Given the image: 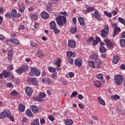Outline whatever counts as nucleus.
Segmentation results:
<instances>
[{
	"instance_id": "nucleus-27",
	"label": "nucleus",
	"mask_w": 125,
	"mask_h": 125,
	"mask_svg": "<svg viewBox=\"0 0 125 125\" xmlns=\"http://www.w3.org/2000/svg\"><path fill=\"white\" fill-rule=\"evenodd\" d=\"M25 113L27 116H28V117H30V118H33V113H32V111H31V110L27 109Z\"/></svg>"
},
{
	"instance_id": "nucleus-51",
	"label": "nucleus",
	"mask_w": 125,
	"mask_h": 125,
	"mask_svg": "<svg viewBox=\"0 0 125 125\" xmlns=\"http://www.w3.org/2000/svg\"><path fill=\"white\" fill-rule=\"evenodd\" d=\"M56 77H57V72H55L52 74V79H54L55 78H56Z\"/></svg>"
},
{
	"instance_id": "nucleus-4",
	"label": "nucleus",
	"mask_w": 125,
	"mask_h": 125,
	"mask_svg": "<svg viewBox=\"0 0 125 125\" xmlns=\"http://www.w3.org/2000/svg\"><path fill=\"white\" fill-rule=\"evenodd\" d=\"M29 75L31 77H35L34 75H35L36 77H39L41 75V72L36 67H31V71Z\"/></svg>"
},
{
	"instance_id": "nucleus-9",
	"label": "nucleus",
	"mask_w": 125,
	"mask_h": 125,
	"mask_svg": "<svg viewBox=\"0 0 125 125\" xmlns=\"http://www.w3.org/2000/svg\"><path fill=\"white\" fill-rule=\"evenodd\" d=\"M74 64L78 67H82L83 64V59L81 58H78L76 59L74 61Z\"/></svg>"
},
{
	"instance_id": "nucleus-13",
	"label": "nucleus",
	"mask_w": 125,
	"mask_h": 125,
	"mask_svg": "<svg viewBox=\"0 0 125 125\" xmlns=\"http://www.w3.org/2000/svg\"><path fill=\"white\" fill-rule=\"evenodd\" d=\"M33 92V90L30 87H28L25 89V93L28 96H31Z\"/></svg>"
},
{
	"instance_id": "nucleus-2",
	"label": "nucleus",
	"mask_w": 125,
	"mask_h": 125,
	"mask_svg": "<svg viewBox=\"0 0 125 125\" xmlns=\"http://www.w3.org/2000/svg\"><path fill=\"white\" fill-rule=\"evenodd\" d=\"M4 117L8 118L11 122L14 121V117L11 115V112L10 111H3L0 114V119H3Z\"/></svg>"
},
{
	"instance_id": "nucleus-31",
	"label": "nucleus",
	"mask_w": 125,
	"mask_h": 125,
	"mask_svg": "<svg viewBox=\"0 0 125 125\" xmlns=\"http://www.w3.org/2000/svg\"><path fill=\"white\" fill-rule=\"evenodd\" d=\"M70 32L71 34H76L77 33V27H72L70 29Z\"/></svg>"
},
{
	"instance_id": "nucleus-23",
	"label": "nucleus",
	"mask_w": 125,
	"mask_h": 125,
	"mask_svg": "<svg viewBox=\"0 0 125 125\" xmlns=\"http://www.w3.org/2000/svg\"><path fill=\"white\" fill-rule=\"evenodd\" d=\"M16 14H17V11H16V9H13L11 11V16H12L13 18H15Z\"/></svg>"
},
{
	"instance_id": "nucleus-24",
	"label": "nucleus",
	"mask_w": 125,
	"mask_h": 125,
	"mask_svg": "<svg viewBox=\"0 0 125 125\" xmlns=\"http://www.w3.org/2000/svg\"><path fill=\"white\" fill-rule=\"evenodd\" d=\"M94 84L97 87H100V86H102V83H101V82L99 81H96L94 82Z\"/></svg>"
},
{
	"instance_id": "nucleus-40",
	"label": "nucleus",
	"mask_w": 125,
	"mask_h": 125,
	"mask_svg": "<svg viewBox=\"0 0 125 125\" xmlns=\"http://www.w3.org/2000/svg\"><path fill=\"white\" fill-rule=\"evenodd\" d=\"M104 13L105 15V16H107V17H108V18H110V17H112V13H108L107 11H104Z\"/></svg>"
},
{
	"instance_id": "nucleus-8",
	"label": "nucleus",
	"mask_w": 125,
	"mask_h": 125,
	"mask_svg": "<svg viewBox=\"0 0 125 125\" xmlns=\"http://www.w3.org/2000/svg\"><path fill=\"white\" fill-rule=\"evenodd\" d=\"M113 26L114 27V32H113V39L117 36L118 34L121 32V28L120 27H118V25H117V23H114L113 24Z\"/></svg>"
},
{
	"instance_id": "nucleus-55",
	"label": "nucleus",
	"mask_w": 125,
	"mask_h": 125,
	"mask_svg": "<svg viewBox=\"0 0 125 125\" xmlns=\"http://www.w3.org/2000/svg\"><path fill=\"white\" fill-rule=\"evenodd\" d=\"M30 44L31 46H33V47H37V43L35 42H31Z\"/></svg>"
},
{
	"instance_id": "nucleus-18",
	"label": "nucleus",
	"mask_w": 125,
	"mask_h": 125,
	"mask_svg": "<svg viewBox=\"0 0 125 125\" xmlns=\"http://www.w3.org/2000/svg\"><path fill=\"white\" fill-rule=\"evenodd\" d=\"M98 100L100 105H103V106H105V105H106V104L105 103V101L102 99L101 97H99L98 98Z\"/></svg>"
},
{
	"instance_id": "nucleus-41",
	"label": "nucleus",
	"mask_w": 125,
	"mask_h": 125,
	"mask_svg": "<svg viewBox=\"0 0 125 125\" xmlns=\"http://www.w3.org/2000/svg\"><path fill=\"white\" fill-rule=\"evenodd\" d=\"M10 94L12 96H17L18 95V92L14 90L12 92L10 93Z\"/></svg>"
},
{
	"instance_id": "nucleus-16",
	"label": "nucleus",
	"mask_w": 125,
	"mask_h": 125,
	"mask_svg": "<svg viewBox=\"0 0 125 125\" xmlns=\"http://www.w3.org/2000/svg\"><path fill=\"white\" fill-rule=\"evenodd\" d=\"M78 20L81 26L82 27H84V26H85V23H84V19H83V17H79L78 18Z\"/></svg>"
},
{
	"instance_id": "nucleus-20",
	"label": "nucleus",
	"mask_w": 125,
	"mask_h": 125,
	"mask_svg": "<svg viewBox=\"0 0 125 125\" xmlns=\"http://www.w3.org/2000/svg\"><path fill=\"white\" fill-rule=\"evenodd\" d=\"M98 57L99 56L97 54H92L89 56L90 59H91L92 60H96V59H97Z\"/></svg>"
},
{
	"instance_id": "nucleus-53",
	"label": "nucleus",
	"mask_w": 125,
	"mask_h": 125,
	"mask_svg": "<svg viewBox=\"0 0 125 125\" xmlns=\"http://www.w3.org/2000/svg\"><path fill=\"white\" fill-rule=\"evenodd\" d=\"M49 120L50 121H51L52 122H53L54 121V117H53V115H50L48 117Z\"/></svg>"
},
{
	"instance_id": "nucleus-11",
	"label": "nucleus",
	"mask_w": 125,
	"mask_h": 125,
	"mask_svg": "<svg viewBox=\"0 0 125 125\" xmlns=\"http://www.w3.org/2000/svg\"><path fill=\"white\" fill-rule=\"evenodd\" d=\"M104 42H105L106 46H107V47H110V49L114 48V46H113V43H112V42H111V41L109 39H104Z\"/></svg>"
},
{
	"instance_id": "nucleus-22",
	"label": "nucleus",
	"mask_w": 125,
	"mask_h": 125,
	"mask_svg": "<svg viewBox=\"0 0 125 125\" xmlns=\"http://www.w3.org/2000/svg\"><path fill=\"white\" fill-rule=\"evenodd\" d=\"M18 9H19V11H20L21 13H23V12L25 11V7L24 6V4H22L20 5Z\"/></svg>"
},
{
	"instance_id": "nucleus-6",
	"label": "nucleus",
	"mask_w": 125,
	"mask_h": 125,
	"mask_svg": "<svg viewBox=\"0 0 125 125\" xmlns=\"http://www.w3.org/2000/svg\"><path fill=\"white\" fill-rule=\"evenodd\" d=\"M46 96V95H45V93L41 92L39 93L38 97H34L33 98V99L34 100V101L42 102V101H43V99H42V98H45Z\"/></svg>"
},
{
	"instance_id": "nucleus-1",
	"label": "nucleus",
	"mask_w": 125,
	"mask_h": 125,
	"mask_svg": "<svg viewBox=\"0 0 125 125\" xmlns=\"http://www.w3.org/2000/svg\"><path fill=\"white\" fill-rule=\"evenodd\" d=\"M57 24L59 26H63L64 24H66V17L63 16H59L56 18Z\"/></svg>"
},
{
	"instance_id": "nucleus-52",
	"label": "nucleus",
	"mask_w": 125,
	"mask_h": 125,
	"mask_svg": "<svg viewBox=\"0 0 125 125\" xmlns=\"http://www.w3.org/2000/svg\"><path fill=\"white\" fill-rule=\"evenodd\" d=\"M5 17L6 18H11V15L10 13H7L5 14Z\"/></svg>"
},
{
	"instance_id": "nucleus-61",
	"label": "nucleus",
	"mask_w": 125,
	"mask_h": 125,
	"mask_svg": "<svg viewBox=\"0 0 125 125\" xmlns=\"http://www.w3.org/2000/svg\"><path fill=\"white\" fill-rule=\"evenodd\" d=\"M40 123L41 125H43L45 123V120L44 119H41Z\"/></svg>"
},
{
	"instance_id": "nucleus-54",
	"label": "nucleus",
	"mask_w": 125,
	"mask_h": 125,
	"mask_svg": "<svg viewBox=\"0 0 125 125\" xmlns=\"http://www.w3.org/2000/svg\"><path fill=\"white\" fill-rule=\"evenodd\" d=\"M94 40V38H93V37H90L87 40V42H93Z\"/></svg>"
},
{
	"instance_id": "nucleus-38",
	"label": "nucleus",
	"mask_w": 125,
	"mask_h": 125,
	"mask_svg": "<svg viewBox=\"0 0 125 125\" xmlns=\"http://www.w3.org/2000/svg\"><path fill=\"white\" fill-rule=\"evenodd\" d=\"M31 20L33 21H37L38 20V15L33 14L31 16Z\"/></svg>"
},
{
	"instance_id": "nucleus-62",
	"label": "nucleus",
	"mask_w": 125,
	"mask_h": 125,
	"mask_svg": "<svg viewBox=\"0 0 125 125\" xmlns=\"http://www.w3.org/2000/svg\"><path fill=\"white\" fill-rule=\"evenodd\" d=\"M78 99L82 100L83 98V95H82V94H79L78 95Z\"/></svg>"
},
{
	"instance_id": "nucleus-46",
	"label": "nucleus",
	"mask_w": 125,
	"mask_h": 125,
	"mask_svg": "<svg viewBox=\"0 0 125 125\" xmlns=\"http://www.w3.org/2000/svg\"><path fill=\"white\" fill-rule=\"evenodd\" d=\"M95 62L97 63V65H99L101 64V63H102V61L100 60V59L98 58L96 59V60L95 61Z\"/></svg>"
},
{
	"instance_id": "nucleus-59",
	"label": "nucleus",
	"mask_w": 125,
	"mask_h": 125,
	"mask_svg": "<svg viewBox=\"0 0 125 125\" xmlns=\"http://www.w3.org/2000/svg\"><path fill=\"white\" fill-rule=\"evenodd\" d=\"M68 76L70 77V78H73V77H74L75 76V75L74 74V73H73V72H69L68 73Z\"/></svg>"
},
{
	"instance_id": "nucleus-35",
	"label": "nucleus",
	"mask_w": 125,
	"mask_h": 125,
	"mask_svg": "<svg viewBox=\"0 0 125 125\" xmlns=\"http://www.w3.org/2000/svg\"><path fill=\"white\" fill-rule=\"evenodd\" d=\"M13 54V51L12 50H10L9 51V53L8 54V58L9 60L12 58V55Z\"/></svg>"
},
{
	"instance_id": "nucleus-49",
	"label": "nucleus",
	"mask_w": 125,
	"mask_h": 125,
	"mask_svg": "<svg viewBox=\"0 0 125 125\" xmlns=\"http://www.w3.org/2000/svg\"><path fill=\"white\" fill-rule=\"evenodd\" d=\"M52 30H54V32L55 35H57V34L60 32V30L56 28V27L55 29H52Z\"/></svg>"
},
{
	"instance_id": "nucleus-57",
	"label": "nucleus",
	"mask_w": 125,
	"mask_h": 125,
	"mask_svg": "<svg viewBox=\"0 0 125 125\" xmlns=\"http://www.w3.org/2000/svg\"><path fill=\"white\" fill-rule=\"evenodd\" d=\"M46 82L49 83V84H51L52 83V81H51V79L49 78H47L46 80Z\"/></svg>"
},
{
	"instance_id": "nucleus-30",
	"label": "nucleus",
	"mask_w": 125,
	"mask_h": 125,
	"mask_svg": "<svg viewBox=\"0 0 125 125\" xmlns=\"http://www.w3.org/2000/svg\"><path fill=\"white\" fill-rule=\"evenodd\" d=\"M99 49L100 52H102V53H104L107 51V49L104 46H100Z\"/></svg>"
},
{
	"instance_id": "nucleus-15",
	"label": "nucleus",
	"mask_w": 125,
	"mask_h": 125,
	"mask_svg": "<svg viewBox=\"0 0 125 125\" xmlns=\"http://www.w3.org/2000/svg\"><path fill=\"white\" fill-rule=\"evenodd\" d=\"M41 17L42 19H48V18H49V14L45 11L43 12L41 14Z\"/></svg>"
},
{
	"instance_id": "nucleus-34",
	"label": "nucleus",
	"mask_w": 125,
	"mask_h": 125,
	"mask_svg": "<svg viewBox=\"0 0 125 125\" xmlns=\"http://www.w3.org/2000/svg\"><path fill=\"white\" fill-rule=\"evenodd\" d=\"M93 10H94V7H90L87 8V9H86V10L85 11V12L86 13H89V12H91L93 11Z\"/></svg>"
},
{
	"instance_id": "nucleus-33",
	"label": "nucleus",
	"mask_w": 125,
	"mask_h": 125,
	"mask_svg": "<svg viewBox=\"0 0 125 125\" xmlns=\"http://www.w3.org/2000/svg\"><path fill=\"white\" fill-rule=\"evenodd\" d=\"M88 65H89L92 68H93V69H95V66L94 65H95V62L94 61H88Z\"/></svg>"
},
{
	"instance_id": "nucleus-29",
	"label": "nucleus",
	"mask_w": 125,
	"mask_h": 125,
	"mask_svg": "<svg viewBox=\"0 0 125 125\" xmlns=\"http://www.w3.org/2000/svg\"><path fill=\"white\" fill-rule=\"evenodd\" d=\"M19 110L20 112H24V111H25V105L23 104H20L19 105Z\"/></svg>"
},
{
	"instance_id": "nucleus-28",
	"label": "nucleus",
	"mask_w": 125,
	"mask_h": 125,
	"mask_svg": "<svg viewBox=\"0 0 125 125\" xmlns=\"http://www.w3.org/2000/svg\"><path fill=\"white\" fill-rule=\"evenodd\" d=\"M73 120L71 119H66L65 121V124L66 125H73Z\"/></svg>"
},
{
	"instance_id": "nucleus-47",
	"label": "nucleus",
	"mask_w": 125,
	"mask_h": 125,
	"mask_svg": "<svg viewBox=\"0 0 125 125\" xmlns=\"http://www.w3.org/2000/svg\"><path fill=\"white\" fill-rule=\"evenodd\" d=\"M97 78L99 80H103V74H99L97 75Z\"/></svg>"
},
{
	"instance_id": "nucleus-19",
	"label": "nucleus",
	"mask_w": 125,
	"mask_h": 125,
	"mask_svg": "<svg viewBox=\"0 0 125 125\" xmlns=\"http://www.w3.org/2000/svg\"><path fill=\"white\" fill-rule=\"evenodd\" d=\"M67 55L68 57H76V53L71 51H68L67 52Z\"/></svg>"
},
{
	"instance_id": "nucleus-37",
	"label": "nucleus",
	"mask_w": 125,
	"mask_h": 125,
	"mask_svg": "<svg viewBox=\"0 0 125 125\" xmlns=\"http://www.w3.org/2000/svg\"><path fill=\"white\" fill-rule=\"evenodd\" d=\"M120 44L122 47H125V39H120Z\"/></svg>"
},
{
	"instance_id": "nucleus-3",
	"label": "nucleus",
	"mask_w": 125,
	"mask_h": 125,
	"mask_svg": "<svg viewBox=\"0 0 125 125\" xmlns=\"http://www.w3.org/2000/svg\"><path fill=\"white\" fill-rule=\"evenodd\" d=\"M109 26L108 24L104 25V28L103 29L101 32V36L103 39H106L108 37V34H109Z\"/></svg>"
},
{
	"instance_id": "nucleus-63",
	"label": "nucleus",
	"mask_w": 125,
	"mask_h": 125,
	"mask_svg": "<svg viewBox=\"0 0 125 125\" xmlns=\"http://www.w3.org/2000/svg\"><path fill=\"white\" fill-rule=\"evenodd\" d=\"M79 107L80 108V109H83L84 108V106L82 104H79Z\"/></svg>"
},
{
	"instance_id": "nucleus-42",
	"label": "nucleus",
	"mask_w": 125,
	"mask_h": 125,
	"mask_svg": "<svg viewBox=\"0 0 125 125\" xmlns=\"http://www.w3.org/2000/svg\"><path fill=\"white\" fill-rule=\"evenodd\" d=\"M111 98H113V99H114V100H119L120 99V97L118 95H114L111 97Z\"/></svg>"
},
{
	"instance_id": "nucleus-26",
	"label": "nucleus",
	"mask_w": 125,
	"mask_h": 125,
	"mask_svg": "<svg viewBox=\"0 0 125 125\" xmlns=\"http://www.w3.org/2000/svg\"><path fill=\"white\" fill-rule=\"evenodd\" d=\"M3 74H4L5 79L8 78V77H10V73L6 71L5 70L3 71Z\"/></svg>"
},
{
	"instance_id": "nucleus-36",
	"label": "nucleus",
	"mask_w": 125,
	"mask_h": 125,
	"mask_svg": "<svg viewBox=\"0 0 125 125\" xmlns=\"http://www.w3.org/2000/svg\"><path fill=\"white\" fill-rule=\"evenodd\" d=\"M48 71L49 72H50V73H54L55 72H56V69L55 68H53L51 66H49L48 67Z\"/></svg>"
},
{
	"instance_id": "nucleus-5",
	"label": "nucleus",
	"mask_w": 125,
	"mask_h": 125,
	"mask_svg": "<svg viewBox=\"0 0 125 125\" xmlns=\"http://www.w3.org/2000/svg\"><path fill=\"white\" fill-rule=\"evenodd\" d=\"M124 81V77L121 75H117L114 77V82L117 85H120Z\"/></svg>"
},
{
	"instance_id": "nucleus-48",
	"label": "nucleus",
	"mask_w": 125,
	"mask_h": 125,
	"mask_svg": "<svg viewBox=\"0 0 125 125\" xmlns=\"http://www.w3.org/2000/svg\"><path fill=\"white\" fill-rule=\"evenodd\" d=\"M77 95H78V93H77V91H74L70 96V98H74V97L77 96Z\"/></svg>"
},
{
	"instance_id": "nucleus-12",
	"label": "nucleus",
	"mask_w": 125,
	"mask_h": 125,
	"mask_svg": "<svg viewBox=\"0 0 125 125\" xmlns=\"http://www.w3.org/2000/svg\"><path fill=\"white\" fill-rule=\"evenodd\" d=\"M93 16L94 18H95V19H97V20H98V21H101L103 20V19L100 16V14H99V13H98V12H95Z\"/></svg>"
},
{
	"instance_id": "nucleus-58",
	"label": "nucleus",
	"mask_w": 125,
	"mask_h": 125,
	"mask_svg": "<svg viewBox=\"0 0 125 125\" xmlns=\"http://www.w3.org/2000/svg\"><path fill=\"white\" fill-rule=\"evenodd\" d=\"M25 29V26H24V25H21L20 26V27H19V30H24Z\"/></svg>"
},
{
	"instance_id": "nucleus-44",
	"label": "nucleus",
	"mask_w": 125,
	"mask_h": 125,
	"mask_svg": "<svg viewBox=\"0 0 125 125\" xmlns=\"http://www.w3.org/2000/svg\"><path fill=\"white\" fill-rule=\"evenodd\" d=\"M31 125H40V123H39V119H35L33 123L31 124Z\"/></svg>"
},
{
	"instance_id": "nucleus-60",
	"label": "nucleus",
	"mask_w": 125,
	"mask_h": 125,
	"mask_svg": "<svg viewBox=\"0 0 125 125\" xmlns=\"http://www.w3.org/2000/svg\"><path fill=\"white\" fill-rule=\"evenodd\" d=\"M6 87L10 88V87H12V86H13L12 85V84H11V83H7V84H6Z\"/></svg>"
},
{
	"instance_id": "nucleus-39",
	"label": "nucleus",
	"mask_w": 125,
	"mask_h": 125,
	"mask_svg": "<svg viewBox=\"0 0 125 125\" xmlns=\"http://www.w3.org/2000/svg\"><path fill=\"white\" fill-rule=\"evenodd\" d=\"M11 41L13 43H15L16 44H19V41L16 39H11Z\"/></svg>"
},
{
	"instance_id": "nucleus-21",
	"label": "nucleus",
	"mask_w": 125,
	"mask_h": 125,
	"mask_svg": "<svg viewBox=\"0 0 125 125\" xmlns=\"http://www.w3.org/2000/svg\"><path fill=\"white\" fill-rule=\"evenodd\" d=\"M32 111L33 113L36 114V113H39V108L36 105L32 106Z\"/></svg>"
},
{
	"instance_id": "nucleus-7",
	"label": "nucleus",
	"mask_w": 125,
	"mask_h": 125,
	"mask_svg": "<svg viewBox=\"0 0 125 125\" xmlns=\"http://www.w3.org/2000/svg\"><path fill=\"white\" fill-rule=\"evenodd\" d=\"M27 81L29 83H31V84L35 85V86H37V85L39 84V83L37 81V78H32L31 77H28L27 78Z\"/></svg>"
},
{
	"instance_id": "nucleus-45",
	"label": "nucleus",
	"mask_w": 125,
	"mask_h": 125,
	"mask_svg": "<svg viewBox=\"0 0 125 125\" xmlns=\"http://www.w3.org/2000/svg\"><path fill=\"white\" fill-rule=\"evenodd\" d=\"M16 73L18 74H22L23 73V70L21 67H20L18 69L16 70Z\"/></svg>"
},
{
	"instance_id": "nucleus-50",
	"label": "nucleus",
	"mask_w": 125,
	"mask_h": 125,
	"mask_svg": "<svg viewBox=\"0 0 125 125\" xmlns=\"http://www.w3.org/2000/svg\"><path fill=\"white\" fill-rule=\"evenodd\" d=\"M60 63H61V60L60 59H58L57 61L56 62V64L58 67H60Z\"/></svg>"
},
{
	"instance_id": "nucleus-25",
	"label": "nucleus",
	"mask_w": 125,
	"mask_h": 125,
	"mask_svg": "<svg viewBox=\"0 0 125 125\" xmlns=\"http://www.w3.org/2000/svg\"><path fill=\"white\" fill-rule=\"evenodd\" d=\"M50 26L51 29H55L56 28V23L55 21H52L50 23Z\"/></svg>"
},
{
	"instance_id": "nucleus-17",
	"label": "nucleus",
	"mask_w": 125,
	"mask_h": 125,
	"mask_svg": "<svg viewBox=\"0 0 125 125\" xmlns=\"http://www.w3.org/2000/svg\"><path fill=\"white\" fill-rule=\"evenodd\" d=\"M119 60L120 57H119V56L116 55L113 57L112 62L113 63H114V64H118V63H119Z\"/></svg>"
},
{
	"instance_id": "nucleus-43",
	"label": "nucleus",
	"mask_w": 125,
	"mask_h": 125,
	"mask_svg": "<svg viewBox=\"0 0 125 125\" xmlns=\"http://www.w3.org/2000/svg\"><path fill=\"white\" fill-rule=\"evenodd\" d=\"M38 55L40 58H42L43 57V53L41 51H38L37 52Z\"/></svg>"
},
{
	"instance_id": "nucleus-64",
	"label": "nucleus",
	"mask_w": 125,
	"mask_h": 125,
	"mask_svg": "<svg viewBox=\"0 0 125 125\" xmlns=\"http://www.w3.org/2000/svg\"><path fill=\"white\" fill-rule=\"evenodd\" d=\"M120 69L121 70H125V65L123 64L120 66Z\"/></svg>"
},
{
	"instance_id": "nucleus-14",
	"label": "nucleus",
	"mask_w": 125,
	"mask_h": 125,
	"mask_svg": "<svg viewBox=\"0 0 125 125\" xmlns=\"http://www.w3.org/2000/svg\"><path fill=\"white\" fill-rule=\"evenodd\" d=\"M46 10L49 13H52V11H53V5L51 3L48 4L46 7Z\"/></svg>"
},
{
	"instance_id": "nucleus-10",
	"label": "nucleus",
	"mask_w": 125,
	"mask_h": 125,
	"mask_svg": "<svg viewBox=\"0 0 125 125\" xmlns=\"http://www.w3.org/2000/svg\"><path fill=\"white\" fill-rule=\"evenodd\" d=\"M68 45L69 47H71V48H75L77 45V42H76V41L74 40H69L68 42Z\"/></svg>"
},
{
	"instance_id": "nucleus-32",
	"label": "nucleus",
	"mask_w": 125,
	"mask_h": 125,
	"mask_svg": "<svg viewBox=\"0 0 125 125\" xmlns=\"http://www.w3.org/2000/svg\"><path fill=\"white\" fill-rule=\"evenodd\" d=\"M21 70H22L23 72H26V71H28L29 69V66H28V65H24L21 66Z\"/></svg>"
},
{
	"instance_id": "nucleus-56",
	"label": "nucleus",
	"mask_w": 125,
	"mask_h": 125,
	"mask_svg": "<svg viewBox=\"0 0 125 125\" xmlns=\"http://www.w3.org/2000/svg\"><path fill=\"white\" fill-rule=\"evenodd\" d=\"M60 14H62V15H64V16H68V14H67L66 11L61 12Z\"/></svg>"
}]
</instances>
